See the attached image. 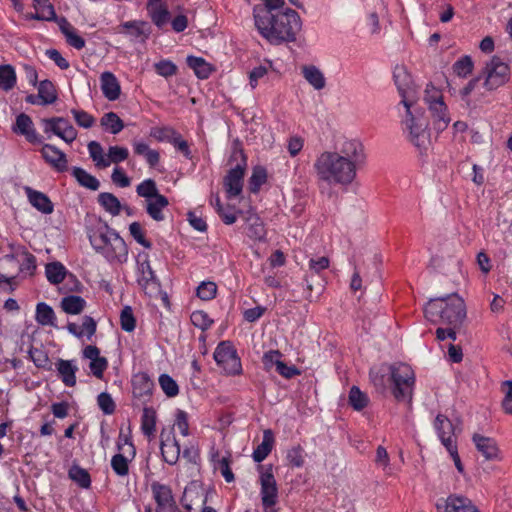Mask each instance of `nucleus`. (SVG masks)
I'll use <instances>...</instances> for the list:
<instances>
[{"label":"nucleus","instance_id":"nucleus-1","mask_svg":"<svg viewBox=\"0 0 512 512\" xmlns=\"http://www.w3.org/2000/svg\"><path fill=\"white\" fill-rule=\"evenodd\" d=\"M364 161V149L360 142L349 141L340 152L321 153L314 168L319 180L328 184L348 185L356 177L358 165Z\"/></svg>","mask_w":512,"mask_h":512},{"label":"nucleus","instance_id":"nucleus-2","mask_svg":"<svg viewBox=\"0 0 512 512\" xmlns=\"http://www.w3.org/2000/svg\"><path fill=\"white\" fill-rule=\"evenodd\" d=\"M370 380L375 389L384 393L390 389L397 401H411L415 383L414 372L404 363L383 364L370 371Z\"/></svg>","mask_w":512,"mask_h":512},{"label":"nucleus","instance_id":"nucleus-3","mask_svg":"<svg viewBox=\"0 0 512 512\" xmlns=\"http://www.w3.org/2000/svg\"><path fill=\"white\" fill-rule=\"evenodd\" d=\"M254 23L258 32L271 44L294 41L301 29V20L298 13L290 8L283 12L260 14L256 10Z\"/></svg>","mask_w":512,"mask_h":512},{"label":"nucleus","instance_id":"nucleus-4","mask_svg":"<svg viewBox=\"0 0 512 512\" xmlns=\"http://www.w3.org/2000/svg\"><path fill=\"white\" fill-rule=\"evenodd\" d=\"M425 317L434 321L439 316L443 323L459 328L466 318L464 300L456 293L429 300L424 308Z\"/></svg>","mask_w":512,"mask_h":512},{"label":"nucleus","instance_id":"nucleus-5","mask_svg":"<svg viewBox=\"0 0 512 512\" xmlns=\"http://www.w3.org/2000/svg\"><path fill=\"white\" fill-rule=\"evenodd\" d=\"M89 240L96 250L103 251L108 257L120 259L127 254L124 240L101 220L90 229Z\"/></svg>","mask_w":512,"mask_h":512},{"label":"nucleus","instance_id":"nucleus-6","mask_svg":"<svg viewBox=\"0 0 512 512\" xmlns=\"http://www.w3.org/2000/svg\"><path fill=\"white\" fill-rule=\"evenodd\" d=\"M403 124L408 131L409 141L419 150H426L430 144L429 122L424 112L416 105L406 108Z\"/></svg>","mask_w":512,"mask_h":512},{"label":"nucleus","instance_id":"nucleus-7","mask_svg":"<svg viewBox=\"0 0 512 512\" xmlns=\"http://www.w3.org/2000/svg\"><path fill=\"white\" fill-rule=\"evenodd\" d=\"M424 101L429 107L436 128L439 130L445 129L450 122V117L447 112V106L443 100L442 92L433 85H427Z\"/></svg>","mask_w":512,"mask_h":512},{"label":"nucleus","instance_id":"nucleus-8","mask_svg":"<svg viewBox=\"0 0 512 512\" xmlns=\"http://www.w3.org/2000/svg\"><path fill=\"white\" fill-rule=\"evenodd\" d=\"M214 359L225 375H239L242 372L240 358L229 341H222L214 351Z\"/></svg>","mask_w":512,"mask_h":512},{"label":"nucleus","instance_id":"nucleus-9","mask_svg":"<svg viewBox=\"0 0 512 512\" xmlns=\"http://www.w3.org/2000/svg\"><path fill=\"white\" fill-rule=\"evenodd\" d=\"M510 68L499 57L494 56L486 63L482 75L484 87L493 91L504 85L509 79Z\"/></svg>","mask_w":512,"mask_h":512},{"label":"nucleus","instance_id":"nucleus-10","mask_svg":"<svg viewBox=\"0 0 512 512\" xmlns=\"http://www.w3.org/2000/svg\"><path fill=\"white\" fill-rule=\"evenodd\" d=\"M393 77L402 97V104L405 108H413L417 103V93L407 69L404 66H396Z\"/></svg>","mask_w":512,"mask_h":512},{"label":"nucleus","instance_id":"nucleus-11","mask_svg":"<svg viewBox=\"0 0 512 512\" xmlns=\"http://www.w3.org/2000/svg\"><path fill=\"white\" fill-rule=\"evenodd\" d=\"M23 270L22 265L12 255L0 259V289L12 293L17 286V276Z\"/></svg>","mask_w":512,"mask_h":512},{"label":"nucleus","instance_id":"nucleus-12","mask_svg":"<svg viewBox=\"0 0 512 512\" xmlns=\"http://www.w3.org/2000/svg\"><path fill=\"white\" fill-rule=\"evenodd\" d=\"M45 132L51 131L67 143H72L77 138V130L62 117L44 119Z\"/></svg>","mask_w":512,"mask_h":512},{"label":"nucleus","instance_id":"nucleus-13","mask_svg":"<svg viewBox=\"0 0 512 512\" xmlns=\"http://www.w3.org/2000/svg\"><path fill=\"white\" fill-rule=\"evenodd\" d=\"M243 164H237L236 167L232 168L224 179V186L228 197H236L242 192L243 187V176L245 169V156L240 151Z\"/></svg>","mask_w":512,"mask_h":512},{"label":"nucleus","instance_id":"nucleus-14","mask_svg":"<svg viewBox=\"0 0 512 512\" xmlns=\"http://www.w3.org/2000/svg\"><path fill=\"white\" fill-rule=\"evenodd\" d=\"M152 491L157 502L156 512H180L168 486L154 483Z\"/></svg>","mask_w":512,"mask_h":512},{"label":"nucleus","instance_id":"nucleus-15","mask_svg":"<svg viewBox=\"0 0 512 512\" xmlns=\"http://www.w3.org/2000/svg\"><path fill=\"white\" fill-rule=\"evenodd\" d=\"M140 277L138 283L148 296H156L160 292V285L154 275L148 260L139 264Z\"/></svg>","mask_w":512,"mask_h":512},{"label":"nucleus","instance_id":"nucleus-16","mask_svg":"<svg viewBox=\"0 0 512 512\" xmlns=\"http://www.w3.org/2000/svg\"><path fill=\"white\" fill-rule=\"evenodd\" d=\"M472 440L477 451L481 453L485 460H500V450L494 439L476 433L473 435Z\"/></svg>","mask_w":512,"mask_h":512},{"label":"nucleus","instance_id":"nucleus-17","mask_svg":"<svg viewBox=\"0 0 512 512\" xmlns=\"http://www.w3.org/2000/svg\"><path fill=\"white\" fill-rule=\"evenodd\" d=\"M41 154L45 161L58 172L67 171L68 160L66 154L55 146L50 144L43 145Z\"/></svg>","mask_w":512,"mask_h":512},{"label":"nucleus","instance_id":"nucleus-18","mask_svg":"<svg viewBox=\"0 0 512 512\" xmlns=\"http://www.w3.org/2000/svg\"><path fill=\"white\" fill-rule=\"evenodd\" d=\"M261 495L264 507H272L277 501V484L271 472H266L261 475Z\"/></svg>","mask_w":512,"mask_h":512},{"label":"nucleus","instance_id":"nucleus-19","mask_svg":"<svg viewBox=\"0 0 512 512\" xmlns=\"http://www.w3.org/2000/svg\"><path fill=\"white\" fill-rule=\"evenodd\" d=\"M436 507L440 512H479L468 498L456 495L449 496L444 506L437 504Z\"/></svg>","mask_w":512,"mask_h":512},{"label":"nucleus","instance_id":"nucleus-20","mask_svg":"<svg viewBox=\"0 0 512 512\" xmlns=\"http://www.w3.org/2000/svg\"><path fill=\"white\" fill-rule=\"evenodd\" d=\"M119 33L128 34L141 42H145L151 32L149 23L145 21H127L121 24L119 27Z\"/></svg>","mask_w":512,"mask_h":512},{"label":"nucleus","instance_id":"nucleus-21","mask_svg":"<svg viewBox=\"0 0 512 512\" xmlns=\"http://www.w3.org/2000/svg\"><path fill=\"white\" fill-rule=\"evenodd\" d=\"M243 217L246 221L248 237L253 240H263L266 235V230L260 217L252 210L243 213Z\"/></svg>","mask_w":512,"mask_h":512},{"label":"nucleus","instance_id":"nucleus-22","mask_svg":"<svg viewBox=\"0 0 512 512\" xmlns=\"http://www.w3.org/2000/svg\"><path fill=\"white\" fill-rule=\"evenodd\" d=\"M101 90L104 96L110 100L115 101L121 94L120 83L115 75L109 71H105L100 76Z\"/></svg>","mask_w":512,"mask_h":512},{"label":"nucleus","instance_id":"nucleus-23","mask_svg":"<svg viewBox=\"0 0 512 512\" xmlns=\"http://www.w3.org/2000/svg\"><path fill=\"white\" fill-rule=\"evenodd\" d=\"M434 426L445 447L454 444L452 435L454 434L455 428L452 422L445 415L438 414L435 418Z\"/></svg>","mask_w":512,"mask_h":512},{"label":"nucleus","instance_id":"nucleus-24","mask_svg":"<svg viewBox=\"0 0 512 512\" xmlns=\"http://www.w3.org/2000/svg\"><path fill=\"white\" fill-rule=\"evenodd\" d=\"M25 192L27 194L29 202L37 210L44 214H51L53 212V204L47 195H45L42 192L33 190L30 187H26Z\"/></svg>","mask_w":512,"mask_h":512},{"label":"nucleus","instance_id":"nucleus-25","mask_svg":"<svg viewBox=\"0 0 512 512\" xmlns=\"http://www.w3.org/2000/svg\"><path fill=\"white\" fill-rule=\"evenodd\" d=\"M145 203L146 212L153 220L161 222L165 219L163 210L168 207L169 201L164 195L161 194Z\"/></svg>","mask_w":512,"mask_h":512},{"label":"nucleus","instance_id":"nucleus-26","mask_svg":"<svg viewBox=\"0 0 512 512\" xmlns=\"http://www.w3.org/2000/svg\"><path fill=\"white\" fill-rule=\"evenodd\" d=\"M58 26L70 46L78 50L85 46V40L75 32V29L71 26L66 18L61 17L60 20H58Z\"/></svg>","mask_w":512,"mask_h":512},{"label":"nucleus","instance_id":"nucleus-27","mask_svg":"<svg viewBox=\"0 0 512 512\" xmlns=\"http://www.w3.org/2000/svg\"><path fill=\"white\" fill-rule=\"evenodd\" d=\"M68 331L76 337H82L84 335L90 339L96 332V322L90 316H84L82 319V325L79 326L76 323H68Z\"/></svg>","mask_w":512,"mask_h":512},{"label":"nucleus","instance_id":"nucleus-28","mask_svg":"<svg viewBox=\"0 0 512 512\" xmlns=\"http://www.w3.org/2000/svg\"><path fill=\"white\" fill-rule=\"evenodd\" d=\"M161 438H163V433H161ZM160 448L162 456L168 464L173 465L178 461L180 445L175 439H172V441L162 439Z\"/></svg>","mask_w":512,"mask_h":512},{"label":"nucleus","instance_id":"nucleus-29","mask_svg":"<svg viewBox=\"0 0 512 512\" xmlns=\"http://www.w3.org/2000/svg\"><path fill=\"white\" fill-rule=\"evenodd\" d=\"M274 444V435L270 429L263 433V440L260 445L253 452V459L255 462H262L271 452Z\"/></svg>","mask_w":512,"mask_h":512},{"label":"nucleus","instance_id":"nucleus-30","mask_svg":"<svg viewBox=\"0 0 512 512\" xmlns=\"http://www.w3.org/2000/svg\"><path fill=\"white\" fill-rule=\"evenodd\" d=\"M14 131L26 136L27 140L30 142H36L38 140L32 120L26 114L22 113L17 117Z\"/></svg>","mask_w":512,"mask_h":512},{"label":"nucleus","instance_id":"nucleus-31","mask_svg":"<svg viewBox=\"0 0 512 512\" xmlns=\"http://www.w3.org/2000/svg\"><path fill=\"white\" fill-rule=\"evenodd\" d=\"M57 370L66 386L72 387L76 384L75 373L77 367L74 366L71 361L60 359L57 363Z\"/></svg>","mask_w":512,"mask_h":512},{"label":"nucleus","instance_id":"nucleus-32","mask_svg":"<svg viewBox=\"0 0 512 512\" xmlns=\"http://www.w3.org/2000/svg\"><path fill=\"white\" fill-rule=\"evenodd\" d=\"M34 9L37 11L39 20L42 21H55L58 23L60 18L57 17L54 6L49 0H34Z\"/></svg>","mask_w":512,"mask_h":512},{"label":"nucleus","instance_id":"nucleus-33","mask_svg":"<svg viewBox=\"0 0 512 512\" xmlns=\"http://www.w3.org/2000/svg\"><path fill=\"white\" fill-rule=\"evenodd\" d=\"M302 74L308 83L312 85L316 90H320L325 87L324 75L316 66H303Z\"/></svg>","mask_w":512,"mask_h":512},{"label":"nucleus","instance_id":"nucleus-34","mask_svg":"<svg viewBox=\"0 0 512 512\" xmlns=\"http://www.w3.org/2000/svg\"><path fill=\"white\" fill-rule=\"evenodd\" d=\"M187 64L200 79H207L213 71L212 65L201 57L189 56L187 58Z\"/></svg>","mask_w":512,"mask_h":512},{"label":"nucleus","instance_id":"nucleus-35","mask_svg":"<svg viewBox=\"0 0 512 512\" xmlns=\"http://www.w3.org/2000/svg\"><path fill=\"white\" fill-rule=\"evenodd\" d=\"M45 274L50 283L59 284L65 279L67 270L62 263L55 261L46 264Z\"/></svg>","mask_w":512,"mask_h":512},{"label":"nucleus","instance_id":"nucleus-36","mask_svg":"<svg viewBox=\"0 0 512 512\" xmlns=\"http://www.w3.org/2000/svg\"><path fill=\"white\" fill-rule=\"evenodd\" d=\"M98 202L107 212L113 216H117L122 208L120 201L112 193H100L98 195Z\"/></svg>","mask_w":512,"mask_h":512},{"label":"nucleus","instance_id":"nucleus-37","mask_svg":"<svg viewBox=\"0 0 512 512\" xmlns=\"http://www.w3.org/2000/svg\"><path fill=\"white\" fill-rule=\"evenodd\" d=\"M86 302L80 296L70 295L61 301V308L67 314H80L85 308Z\"/></svg>","mask_w":512,"mask_h":512},{"label":"nucleus","instance_id":"nucleus-38","mask_svg":"<svg viewBox=\"0 0 512 512\" xmlns=\"http://www.w3.org/2000/svg\"><path fill=\"white\" fill-rule=\"evenodd\" d=\"M72 174L81 186L93 191L98 190L100 186L99 181L94 176L86 172L84 169L74 167L72 170Z\"/></svg>","mask_w":512,"mask_h":512},{"label":"nucleus","instance_id":"nucleus-39","mask_svg":"<svg viewBox=\"0 0 512 512\" xmlns=\"http://www.w3.org/2000/svg\"><path fill=\"white\" fill-rule=\"evenodd\" d=\"M88 150L90 157L98 168H106L110 165L108 157L104 154V150L100 143L97 141H91L88 144Z\"/></svg>","mask_w":512,"mask_h":512},{"label":"nucleus","instance_id":"nucleus-40","mask_svg":"<svg viewBox=\"0 0 512 512\" xmlns=\"http://www.w3.org/2000/svg\"><path fill=\"white\" fill-rule=\"evenodd\" d=\"M156 427V411L152 407H145L141 420V429L143 433L151 438L154 436Z\"/></svg>","mask_w":512,"mask_h":512},{"label":"nucleus","instance_id":"nucleus-41","mask_svg":"<svg viewBox=\"0 0 512 512\" xmlns=\"http://www.w3.org/2000/svg\"><path fill=\"white\" fill-rule=\"evenodd\" d=\"M38 97L43 105L52 104L57 100V92L52 82L48 80L40 82Z\"/></svg>","mask_w":512,"mask_h":512},{"label":"nucleus","instance_id":"nucleus-42","mask_svg":"<svg viewBox=\"0 0 512 512\" xmlns=\"http://www.w3.org/2000/svg\"><path fill=\"white\" fill-rule=\"evenodd\" d=\"M133 146L135 153L144 156L151 167L158 164L160 159L158 151L151 149L146 143L140 141L134 142Z\"/></svg>","mask_w":512,"mask_h":512},{"label":"nucleus","instance_id":"nucleus-43","mask_svg":"<svg viewBox=\"0 0 512 512\" xmlns=\"http://www.w3.org/2000/svg\"><path fill=\"white\" fill-rule=\"evenodd\" d=\"M152 22L159 28H162L169 21L170 13L165 3L154 6L147 10Z\"/></svg>","mask_w":512,"mask_h":512},{"label":"nucleus","instance_id":"nucleus-44","mask_svg":"<svg viewBox=\"0 0 512 512\" xmlns=\"http://www.w3.org/2000/svg\"><path fill=\"white\" fill-rule=\"evenodd\" d=\"M16 83L15 70L11 65H0V89L11 90Z\"/></svg>","mask_w":512,"mask_h":512},{"label":"nucleus","instance_id":"nucleus-45","mask_svg":"<svg viewBox=\"0 0 512 512\" xmlns=\"http://www.w3.org/2000/svg\"><path fill=\"white\" fill-rule=\"evenodd\" d=\"M349 404L356 411L363 410L369 403L368 396L362 392L357 386H352L349 392Z\"/></svg>","mask_w":512,"mask_h":512},{"label":"nucleus","instance_id":"nucleus-46","mask_svg":"<svg viewBox=\"0 0 512 512\" xmlns=\"http://www.w3.org/2000/svg\"><path fill=\"white\" fill-rule=\"evenodd\" d=\"M101 125L109 129L112 134L119 133L124 128V123L114 112L104 114L100 121Z\"/></svg>","mask_w":512,"mask_h":512},{"label":"nucleus","instance_id":"nucleus-47","mask_svg":"<svg viewBox=\"0 0 512 512\" xmlns=\"http://www.w3.org/2000/svg\"><path fill=\"white\" fill-rule=\"evenodd\" d=\"M136 192L140 197L145 198L146 201L161 195L158 191L155 181L152 179H147L141 182L137 186Z\"/></svg>","mask_w":512,"mask_h":512},{"label":"nucleus","instance_id":"nucleus-48","mask_svg":"<svg viewBox=\"0 0 512 512\" xmlns=\"http://www.w3.org/2000/svg\"><path fill=\"white\" fill-rule=\"evenodd\" d=\"M36 320L41 325L54 326L55 314L53 309L45 303H39L36 309Z\"/></svg>","mask_w":512,"mask_h":512},{"label":"nucleus","instance_id":"nucleus-49","mask_svg":"<svg viewBox=\"0 0 512 512\" xmlns=\"http://www.w3.org/2000/svg\"><path fill=\"white\" fill-rule=\"evenodd\" d=\"M69 478L82 488H89L91 479L89 473L80 466L74 465L69 470Z\"/></svg>","mask_w":512,"mask_h":512},{"label":"nucleus","instance_id":"nucleus-50","mask_svg":"<svg viewBox=\"0 0 512 512\" xmlns=\"http://www.w3.org/2000/svg\"><path fill=\"white\" fill-rule=\"evenodd\" d=\"M267 179V173L266 170L261 167L257 166L253 169L252 175L249 179V189L251 192L256 193L260 186L266 182Z\"/></svg>","mask_w":512,"mask_h":512},{"label":"nucleus","instance_id":"nucleus-51","mask_svg":"<svg viewBox=\"0 0 512 512\" xmlns=\"http://www.w3.org/2000/svg\"><path fill=\"white\" fill-rule=\"evenodd\" d=\"M455 74L459 77H466L473 70V61L470 56H463L453 65Z\"/></svg>","mask_w":512,"mask_h":512},{"label":"nucleus","instance_id":"nucleus-52","mask_svg":"<svg viewBox=\"0 0 512 512\" xmlns=\"http://www.w3.org/2000/svg\"><path fill=\"white\" fill-rule=\"evenodd\" d=\"M217 293V286L214 282L204 281L197 288V296L204 301L213 299Z\"/></svg>","mask_w":512,"mask_h":512},{"label":"nucleus","instance_id":"nucleus-53","mask_svg":"<svg viewBox=\"0 0 512 512\" xmlns=\"http://www.w3.org/2000/svg\"><path fill=\"white\" fill-rule=\"evenodd\" d=\"M121 328L126 332H132L135 329L136 320L133 315L132 309L125 306L120 314Z\"/></svg>","mask_w":512,"mask_h":512},{"label":"nucleus","instance_id":"nucleus-54","mask_svg":"<svg viewBox=\"0 0 512 512\" xmlns=\"http://www.w3.org/2000/svg\"><path fill=\"white\" fill-rule=\"evenodd\" d=\"M159 384L168 397H174L178 394V385L174 379L167 374H162L159 377Z\"/></svg>","mask_w":512,"mask_h":512},{"label":"nucleus","instance_id":"nucleus-55","mask_svg":"<svg viewBox=\"0 0 512 512\" xmlns=\"http://www.w3.org/2000/svg\"><path fill=\"white\" fill-rule=\"evenodd\" d=\"M264 2V7L255 6L253 8V16L256 15V10L260 14H265L269 12V14L277 13L279 9H281L285 2L284 0H262Z\"/></svg>","mask_w":512,"mask_h":512},{"label":"nucleus","instance_id":"nucleus-56","mask_svg":"<svg viewBox=\"0 0 512 512\" xmlns=\"http://www.w3.org/2000/svg\"><path fill=\"white\" fill-rule=\"evenodd\" d=\"M191 321L194 326L200 328L203 331L207 330L213 323V320L204 311L193 312L191 314Z\"/></svg>","mask_w":512,"mask_h":512},{"label":"nucleus","instance_id":"nucleus-57","mask_svg":"<svg viewBox=\"0 0 512 512\" xmlns=\"http://www.w3.org/2000/svg\"><path fill=\"white\" fill-rule=\"evenodd\" d=\"M156 72L163 77H170L177 73V66L169 60H161L154 64Z\"/></svg>","mask_w":512,"mask_h":512},{"label":"nucleus","instance_id":"nucleus-58","mask_svg":"<svg viewBox=\"0 0 512 512\" xmlns=\"http://www.w3.org/2000/svg\"><path fill=\"white\" fill-rule=\"evenodd\" d=\"M71 113L73 114L76 123L80 127H83L86 129L91 128L95 123L94 117L91 116L90 114H88L86 111L72 109Z\"/></svg>","mask_w":512,"mask_h":512},{"label":"nucleus","instance_id":"nucleus-59","mask_svg":"<svg viewBox=\"0 0 512 512\" xmlns=\"http://www.w3.org/2000/svg\"><path fill=\"white\" fill-rule=\"evenodd\" d=\"M129 152L126 148L120 146H111L108 149V160L111 163H119L128 158Z\"/></svg>","mask_w":512,"mask_h":512},{"label":"nucleus","instance_id":"nucleus-60","mask_svg":"<svg viewBox=\"0 0 512 512\" xmlns=\"http://www.w3.org/2000/svg\"><path fill=\"white\" fill-rule=\"evenodd\" d=\"M230 461L228 457H222L216 460L215 469L220 470L222 476L226 480V482L230 483L234 481V474L230 469Z\"/></svg>","mask_w":512,"mask_h":512},{"label":"nucleus","instance_id":"nucleus-61","mask_svg":"<svg viewBox=\"0 0 512 512\" xmlns=\"http://www.w3.org/2000/svg\"><path fill=\"white\" fill-rule=\"evenodd\" d=\"M113 470L120 476L128 474V461L122 454H116L111 460Z\"/></svg>","mask_w":512,"mask_h":512},{"label":"nucleus","instance_id":"nucleus-62","mask_svg":"<svg viewBox=\"0 0 512 512\" xmlns=\"http://www.w3.org/2000/svg\"><path fill=\"white\" fill-rule=\"evenodd\" d=\"M129 231H130V234L133 236V238L139 244H141L145 248L151 247V243L149 241H147L144 237V233L142 231V227H141L140 223H138V222L131 223L129 226Z\"/></svg>","mask_w":512,"mask_h":512},{"label":"nucleus","instance_id":"nucleus-63","mask_svg":"<svg viewBox=\"0 0 512 512\" xmlns=\"http://www.w3.org/2000/svg\"><path fill=\"white\" fill-rule=\"evenodd\" d=\"M97 402L101 410L105 414H112L115 410V403L108 393H101L97 398Z\"/></svg>","mask_w":512,"mask_h":512},{"label":"nucleus","instance_id":"nucleus-64","mask_svg":"<svg viewBox=\"0 0 512 512\" xmlns=\"http://www.w3.org/2000/svg\"><path fill=\"white\" fill-rule=\"evenodd\" d=\"M287 459L294 467H302L304 464L303 449L301 446L293 447L288 451Z\"/></svg>","mask_w":512,"mask_h":512}]
</instances>
